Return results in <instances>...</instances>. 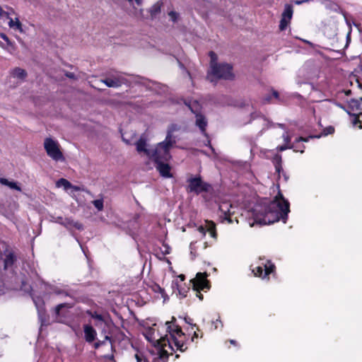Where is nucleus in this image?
Instances as JSON below:
<instances>
[{
  "mask_svg": "<svg viewBox=\"0 0 362 362\" xmlns=\"http://www.w3.org/2000/svg\"><path fill=\"white\" fill-rule=\"evenodd\" d=\"M290 212V204L279 192L272 201H265L256 204L252 210L254 219L251 226L255 224L259 226L270 225L281 220L284 223L288 219Z\"/></svg>",
  "mask_w": 362,
  "mask_h": 362,
  "instance_id": "1",
  "label": "nucleus"
},
{
  "mask_svg": "<svg viewBox=\"0 0 362 362\" xmlns=\"http://www.w3.org/2000/svg\"><path fill=\"white\" fill-rule=\"evenodd\" d=\"M176 320L175 317H172V321H168L165 322L167 326L166 331L170 335V341L177 350L181 352H184L187 349V344L182 338L185 337V333L182 332L181 327L179 325L172 326L171 323L175 322Z\"/></svg>",
  "mask_w": 362,
  "mask_h": 362,
  "instance_id": "2",
  "label": "nucleus"
},
{
  "mask_svg": "<svg viewBox=\"0 0 362 362\" xmlns=\"http://www.w3.org/2000/svg\"><path fill=\"white\" fill-rule=\"evenodd\" d=\"M187 182V190L196 194H199L202 192H209L213 189L211 185L204 182L200 175L189 178Z\"/></svg>",
  "mask_w": 362,
  "mask_h": 362,
  "instance_id": "3",
  "label": "nucleus"
},
{
  "mask_svg": "<svg viewBox=\"0 0 362 362\" xmlns=\"http://www.w3.org/2000/svg\"><path fill=\"white\" fill-rule=\"evenodd\" d=\"M167 344L173 351H175L172 342L167 335L165 337H161L160 339L153 341V345L156 348H157L158 351V356L155 358L160 362H166L168 359L169 354L166 350L164 349V347Z\"/></svg>",
  "mask_w": 362,
  "mask_h": 362,
  "instance_id": "4",
  "label": "nucleus"
},
{
  "mask_svg": "<svg viewBox=\"0 0 362 362\" xmlns=\"http://www.w3.org/2000/svg\"><path fill=\"white\" fill-rule=\"evenodd\" d=\"M44 148L48 156L52 160L55 161L64 160L63 153L57 141H54L52 138H46L44 141Z\"/></svg>",
  "mask_w": 362,
  "mask_h": 362,
  "instance_id": "5",
  "label": "nucleus"
},
{
  "mask_svg": "<svg viewBox=\"0 0 362 362\" xmlns=\"http://www.w3.org/2000/svg\"><path fill=\"white\" fill-rule=\"evenodd\" d=\"M232 69L233 66L231 64L228 63H219L213 66L211 74L219 79L231 80L234 78Z\"/></svg>",
  "mask_w": 362,
  "mask_h": 362,
  "instance_id": "6",
  "label": "nucleus"
},
{
  "mask_svg": "<svg viewBox=\"0 0 362 362\" xmlns=\"http://www.w3.org/2000/svg\"><path fill=\"white\" fill-rule=\"evenodd\" d=\"M170 151L158 144L155 149L151 150L148 158L154 163L168 162L172 158Z\"/></svg>",
  "mask_w": 362,
  "mask_h": 362,
  "instance_id": "7",
  "label": "nucleus"
},
{
  "mask_svg": "<svg viewBox=\"0 0 362 362\" xmlns=\"http://www.w3.org/2000/svg\"><path fill=\"white\" fill-rule=\"evenodd\" d=\"M37 310L39 320L42 325H45L47 322L48 316L46 314L45 303L42 296L33 294L30 296Z\"/></svg>",
  "mask_w": 362,
  "mask_h": 362,
  "instance_id": "8",
  "label": "nucleus"
},
{
  "mask_svg": "<svg viewBox=\"0 0 362 362\" xmlns=\"http://www.w3.org/2000/svg\"><path fill=\"white\" fill-rule=\"evenodd\" d=\"M206 274L198 272L194 279L190 280L194 291L209 288V281L206 280Z\"/></svg>",
  "mask_w": 362,
  "mask_h": 362,
  "instance_id": "9",
  "label": "nucleus"
},
{
  "mask_svg": "<svg viewBox=\"0 0 362 362\" xmlns=\"http://www.w3.org/2000/svg\"><path fill=\"white\" fill-rule=\"evenodd\" d=\"M191 112L195 115L196 126L199 127L202 134H204L205 136H208V134L206 131L208 124L206 117L203 114H202L201 112H198L197 109H194L193 107L191 108Z\"/></svg>",
  "mask_w": 362,
  "mask_h": 362,
  "instance_id": "10",
  "label": "nucleus"
},
{
  "mask_svg": "<svg viewBox=\"0 0 362 362\" xmlns=\"http://www.w3.org/2000/svg\"><path fill=\"white\" fill-rule=\"evenodd\" d=\"M54 219L53 221L57 223L62 226H64L65 228L70 229L71 227H74L79 230H83V226L82 223L79 222H74L70 218H64L62 216L52 217Z\"/></svg>",
  "mask_w": 362,
  "mask_h": 362,
  "instance_id": "11",
  "label": "nucleus"
},
{
  "mask_svg": "<svg viewBox=\"0 0 362 362\" xmlns=\"http://www.w3.org/2000/svg\"><path fill=\"white\" fill-rule=\"evenodd\" d=\"M176 129L175 124H171L167 131V134L164 141L158 143L163 147L170 149L175 144L176 140L173 136V132Z\"/></svg>",
  "mask_w": 362,
  "mask_h": 362,
  "instance_id": "12",
  "label": "nucleus"
},
{
  "mask_svg": "<svg viewBox=\"0 0 362 362\" xmlns=\"http://www.w3.org/2000/svg\"><path fill=\"white\" fill-rule=\"evenodd\" d=\"M361 101H362V98H361L359 100L356 99H351L349 103L346 107H343L342 105H340L341 107H342L349 115H351L353 113H359L361 112Z\"/></svg>",
  "mask_w": 362,
  "mask_h": 362,
  "instance_id": "13",
  "label": "nucleus"
},
{
  "mask_svg": "<svg viewBox=\"0 0 362 362\" xmlns=\"http://www.w3.org/2000/svg\"><path fill=\"white\" fill-rule=\"evenodd\" d=\"M83 333L86 342L91 344L96 339L97 332L91 325L86 324L83 325Z\"/></svg>",
  "mask_w": 362,
  "mask_h": 362,
  "instance_id": "14",
  "label": "nucleus"
},
{
  "mask_svg": "<svg viewBox=\"0 0 362 362\" xmlns=\"http://www.w3.org/2000/svg\"><path fill=\"white\" fill-rule=\"evenodd\" d=\"M156 164V168L159 172L160 175L165 178H170L173 177L170 173L171 167L165 162H158L154 163Z\"/></svg>",
  "mask_w": 362,
  "mask_h": 362,
  "instance_id": "15",
  "label": "nucleus"
},
{
  "mask_svg": "<svg viewBox=\"0 0 362 362\" xmlns=\"http://www.w3.org/2000/svg\"><path fill=\"white\" fill-rule=\"evenodd\" d=\"M272 163L274 165L275 170H276V173L278 174V176L280 177L281 173H282L285 181H287L288 179V177L283 170L281 156L279 153L275 154L272 159Z\"/></svg>",
  "mask_w": 362,
  "mask_h": 362,
  "instance_id": "16",
  "label": "nucleus"
},
{
  "mask_svg": "<svg viewBox=\"0 0 362 362\" xmlns=\"http://www.w3.org/2000/svg\"><path fill=\"white\" fill-rule=\"evenodd\" d=\"M87 314L91 317V318L95 320L94 325L100 327L107 326V322L104 319L103 316L100 314L97 313L96 312H92L90 310H88Z\"/></svg>",
  "mask_w": 362,
  "mask_h": 362,
  "instance_id": "17",
  "label": "nucleus"
},
{
  "mask_svg": "<svg viewBox=\"0 0 362 362\" xmlns=\"http://www.w3.org/2000/svg\"><path fill=\"white\" fill-rule=\"evenodd\" d=\"M334 132V127L332 126H329L326 128H325L322 132L321 134L320 135H313V136H310L308 137H306V138H304V137H302V136H300V137H298L297 138V141L299 142V141H305V142H308L309 141L310 139H313V138H320L321 136H327L329 134H332Z\"/></svg>",
  "mask_w": 362,
  "mask_h": 362,
  "instance_id": "18",
  "label": "nucleus"
},
{
  "mask_svg": "<svg viewBox=\"0 0 362 362\" xmlns=\"http://www.w3.org/2000/svg\"><path fill=\"white\" fill-rule=\"evenodd\" d=\"M126 81L124 78H106L102 80L107 87L110 88H118L120 87Z\"/></svg>",
  "mask_w": 362,
  "mask_h": 362,
  "instance_id": "19",
  "label": "nucleus"
},
{
  "mask_svg": "<svg viewBox=\"0 0 362 362\" xmlns=\"http://www.w3.org/2000/svg\"><path fill=\"white\" fill-rule=\"evenodd\" d=\"M17 261V257L13 252H9L6 255L4 259V269L8 270L11 268Z\"/></svg>",
  "mask_w": 362,
  "mask_h": 362,
  "instance_id": "20",
  "label": "nucleus"
},
{
  "mask_svg": "<svg viewBox=\"0 0 362 362\" xmlns=\"http://www.w3.org/2000/svg\"><path fill=\"white\" fill-rule=\"evenodd\" d=\"M136 151L139 153L144 152L148 157L149 156L151 150L146 148V140L142 136L135 143Z\"/></svg>",
  "mask_w": 362,
  "mask_h": 362,
  "instance_id": "21",
  "label": "nucleus"
},
{
  "mask_svg": "<svg viewBox=\"0 0 362 362\" xmlns=\"http://www.w3.org/2000/svg\"><path fill=\"white\" fill-rule=\"evenodd\" d=\"M325 7L326 9L331 11L345 15V11L341 8V6L337 3L332 0H329L328 2H327V4L325 6Z\"/></svg>",
  "mask_w": 362,
  "mask_h": 362,
  "instance_id": "22",
  "label": "nucleus"
},
{
  "mask_svg": "<svg viewBox=\"0 0 362 362\" xmlns=\"http://www.w3.org/2000/svg\"><path fill=\"white\" fill-rule=\"evenodd\" d=\"M0 183L1 185L8 186L11 189L21 192V187L18 185L16 182L9 181L6 178L0 177Z\"/></svg>",
  "mask_w": 362,
  "mask_h": 362,
  "instance_id": "23",
  "label": "nucleus"
},
{
  "mask_svg": "<svg viewBox=\"0 0 362 362\" xmlns=\"http://www.w3.org/2000/svg\"><path fill=\"white\" fill-rule=\"evenodd\" d=\"M162 5V2L157 1L149 8V13L152 19L156 18L157 15L160 13Z\"/></svg>",
  "mask_w": 362,
  "mask_h": 362,
  "instance_id": "24",
  "label": "nucleus"
},
{
  "mask_svg": "<svg viewBox=\"0 0 362 362\" xmlns=\"http://www.w3.org/2000/svg\"><path fill=\"white\" fill-rule=\"evenodd\" d=\"M206 227L207 231L210 233L211 236L216 240L217 238V232L216 230V224L212 221H206Z\"/></svg>",
  "mask_w": 362,
  "mask_h": 362,
  "instance_id": "25",
  "label": "nucleus"
},
{
  "mask_svg": "<svg viewBox=\"0 0 362 362\" xmlns=\"http://www.w3.org/2000/svg\"><path fill=\"white\" fill-rule=\"evenodd\" d=\"M264 273L263 279L267 278L270 274H272L275 271V265L270 261L268 260L267 262L264 264Z\"/></svg>",
  "mask_w": 362,
  "mask_h": 362,
  "instance_id": "26",
  "label": "nucleus"
},
{
  "mask_svg": "<svg viewBox=\"0 0 362 362\" xmlns=\"http://www.w3.org/2000/svg\"><path fill=\"white\" fill-rule=\"evenodd\" d=\"M293 6L291 4H286L281 17L291 21L293 16Z\"/></svg>",
  "mask_w": 362,
  "mask_h": 362,
  "instance_id": "27",
  "label": "nucleus"
},
{
  "mask_svg": "<svg viewBox=\"0 0 362 362\" xmlns=\"http://www.w3.org/2000/svg\"><path fill=\"white\" fill-rule=\"evenodd\" d=\"M219 210L223 214L224 219L226 220L229 223L233 222L230 218V214L229 211L228 206L227 204H223L219 206Z\"/></svg>",
  "mask_w": 362,
  "mask_h": 362,
  "instance_id": "28",
  "label": "nucleus"
},
{
  "mask_svg": "<svg viewBox=\"0 0 362 362\" xmlns=\"http://www.w3.org/2000/svg\"><path fill=\"white\" fill-rule=\"evenodd\" d=\"M12 75L18 78L24 79L27 76V72L25 69L16 67L12 71Z\"/></svg>",
  "mask_w": 362,
  "mask_h": 362,
  "instance_id": "29",
  "label": "nucleus"
},
{
  "mask_svg": "<svg viewBox=\"0 0 362 362\" xmlns=\"http://www.w3.org/2000/svg\"><path fill=\"white\" fill-rule=\"evenodd\" d=\"M291 148H293L294 151L296 152H300V153H303V150H300L298 148H297V147L294 145V144H284V145H281V146H279L276 149L279 151H284L286 149H291Z\"/></svg>",
  "mask_w": 362,
  "mask_h": 362,
  "instance_id": "30",
  "label": "nucleus"
},
{
  "mask_svg": "<svg viewBox=\"0 0 362 362\" xmlns=\"http://www.w3.org/2000/svg\"><path fill=\"white\" fill-rule=\"evenodd\" d=\"M173 288H174L175 286H176L177 289L178 290V293L180 296H182V298H185L187 296V293L188 292V291L189 290V287H186V288H182L181 286H179L178 283L177 282H173Z\"/></svg>",
  "mask_w": 362,
  "mask_h": 362,
  "instance_id": "31",
  "label": "nucleus"
},
{
  "mask_svg": "<svg viewBox=\"0 0 362 362\" xmlns=\"http://www.w3.org/2000/svg\"><path fill=\"white\" fill-rule=\"evenodd\" d=\"M209 56L210 57V67H211V69H213V66L214 64H218V63L217 62V59H218V57H217V54L213 52V51H210L209 52Z\"/></svg>",
  "mask_w": 362,
  "mask_h": 362,
  "instance_id": "32",
  "label": "nucleus"
},
{
  "mask_svg": "<svg viewBox=\"0 0 362 362\" xmlns=\"http://www.w3.org/2000/svg\"><path fill=\"white\" fill-rule=\"evenodd\" d=\"M58 186H63L65 189H70L72 187L71 183L64 178H61L57 182Z\"/></svg>",
  "mask_w": 362,
  "mask_h": 362,
  "instance_id": "33",
  "label": "nucleus"
},
{
  "mask_svg": "<svg viewBox=\"0 0 362 362\" xmlns=\"http://www.w3.org/2000/svg\"><path fill=\"white\" fill-rule=\"evenodd\" d=\"M21 290L29 293L30 296L33 294L31 286L28 285L25 281H22L21 282Z\"/></svg>",
  "mask_w": 362,
  "mask_h": 362,
  "instance_id": "34",
  "label": "nucleus"
},
{
  "mask_svg": "<svg viewBox=\"0 0 362 362\" xmlns=\"http://www.w3.org/2000/svg\"><path fill=\"white\" fill-rule=\"evenodd\" d=\"M252 272H254V274L256 276L262 277L263 279L264 269H263L262 267H261V266L256 267L255 269H252Z\"/></svg>",
  "mask_w": 362,
  "mask_h": 362,
  "instance_id": "35",
  "label": "nucleus"
},
{
  "mask_svg": "<svg viewBox=\"0 0 362 362\" xmlns=\"http://www.w3.org/2000/svg\"><path fill=\"white\" fill-rule=\"evenodd\" d=\"M68 303H60L59 305H57L55 308H54V314L56 315V316H60L61 315V310L63 309V308H68Z\"/></svg>",
  "mask_w": 362,
  "mask_h": 362,
  "instance_id": "36",
  "label": "nucleus"
},
{
  "mask_svg": "<svg viewBox=\"0 0 362 362\" xmlns=\"http://www.w3.org/2000/svg\"><path fill=\"white\" fill-rule=\"evenodd\" d=\"M290 21H291L281 17L279 23V30L281 31L284 30L287 28L288 25L290 23Z\"/></svg>",
  "mask_w": 362,
  "mask_h": 362,
  "instance_id": "37",
  "label": "nucleus"
},
{
  "mask_svg": "<svg viewBox=\"0 0 362 362\" xmlns=\"http://www.w3.org/2000/svg\"><path fill=\"white\" fill-rule=\"evenodd\" d=\"M93 204L98 211H102L103 209V200L102 199L94 200Z\"/></svg>",
  "mask_w": 362,
  "mask_h": 362,
  "instance_id": "38",
  "label": "nucleus"
},
{
  "mask_svg": "<svg viewBox=\"0 0 362 362\" xmlns=\"http://www.w3.org/2000/svg\"><path fill=\"white\" fill-rule=\"evenodd\" d=\"M106 340L111 341V338L108 335H105V340H103V341L98 340V341L94 343V345H93L94 348L95 349H97L99 347H100L102 345H104L105 344Z\"/></svg>",
  "mask_w": 362,
  "mask_h": 362,
  "instance_id": "39",
  "label": "nucleus"
},
{
  "mask_svg": "<svg viewBox=\"0 0 362 362\" xmlns=\"http://www.w3.org/2000/svg\"><path fill=\"white\" fill-rule=\"evenodd\" d=\"M351 117H354V119H353V124L354 125L357 124L358 123H359L361 121L359 119L360 117H362V112H359V113H353L351 115H350Z\"/></svg>",
  "mask_w": 362,
  "mask_h": 362,
  "instance_id": "40",
  "label": "nucleus"
},
{
  "mask_svg": "<svg viewBox=\"0 0 362 362\" xmlns=\"http://www.w3.org/2000/svg\"><path fill=\"white\" fill-rule=\"evenodd\" d=\"M191 259L194 260L197 257L196 247L194 243H191L189 245Z\"/></svg>",
  "mask_w": 362,
  "mask_h": 362,
  "instance_id": "41",
  "label": "nucleus"
},
{
  "mask_svg": "<svg viewBox=\"0 0 362 362\" xmlns=\"http://www.w3.org/2000/svg\"><path fill=\"white\" fill-rule=\"evenodd\" d=\"M169 16L173 22H177L178 18V13L174 11H171L168 13Z\"/></svg>",
  "mask_w": 362,
  "mask_h": 362,
  "instance_id": "42",
  "label": "nucleus"
},
{
  "mask_svg": "<svg viewBox=\"0 0 362 362\" xmlns=\"http://www.w3.org/2000/svg\"><path fill=\"white\" fill-rule=\"evenodd\" d=\"M154 291L156 292H159L162 296H164L165 294L164 288H161L158 284L155 285Z\"/></svg>",
  "mask_w": 362,
  "mask_h": 362,
  "instance_id": "43",
  "label": "nucleus"
},
{
  "mask_svg": "<svg viewBox=\"0 0 362 362\" xmlns=\"http://www.w3.org/2000/svg\"><path fill=\"white\" fill-rule=\"evenodd\" d=\"M64 75H65V76H66L69 78L74 79V80L77 79V77L76 76V75L72 72L65 71Z\"/></svg>",
  "mask_w": 362,
  "mask_h": 362,
  "instance_id": "44",
  "label": "nucleus"
},
{
  "mask_svg": "<svg viewBox=\"0 0 362 362\" xmlns=\"http://www.w3.org/2000/svg\"><path fill=\"white\" fill-rule=\"evenodd\" d=\"M198 231L199 233H201L202 234V235L204 237L206 235V233L207 231L206 230V227H204L203 226H200L199 228H198Z\"/></svg>",
  "mask_w": 362,
  "mask_h": 362,
  "instance_id": "45",
  "label": "nucleus"
},
{
  "mask_svg": "<svg viewBox=\"0 0 362 362\" xmlns=\"http://www.w3.org/2000/svg\"><path fill=\"white\" fill-rule=\"evenodd\" d=\"M1 17H6L7 18H9V13L5 11H4L1 7H0V18Z\"/></svg>",
  "mask_w": 362,
  "mask_h": 362,
  "instance_id": "46",
  "label": "nucleus"
},
{
  "mask_svg": "<svg viewBox=\"0 0 362 362\" xmlns=\"http://www.w3.org/2000/svg\"><path fill=\"white\" fill-rule=\"evenodd\" d=\"M296 140L297 139L295 140V142L293 144H294L297 147V148L304 151L305 146L303 144H299L300 141L298 142Z\"/></svg>",
  "mask_w": 362,
  "mask_h": 362,
  "instance_id": "47",
  "label": "nucleus"
},
{
  "mask_svg": "<svg viewBox=\"0 0 362 362\" xmlns=\"http://www.w3.org/2000/svg\"><path fill=\"white\" fill-rule=\"evenodd\" d=\"M283 138L285 141V144H290L291 137L288 134H283Z\"/></svg>",
  "mask_w": 362,
  "mask_h": 362,
  "instance_id": "48",
  "label": "nucleus"
},
{
  "mask_svg": "<svg viewBox=\"0 0 362 362\" xmlns=\"http://www.w3.org/2000/svg\"><path fill=\"white\" fill-rule=\"evenodd\" d=\"M192 106L194 109H197L198 112H200V105L199 103L197 100H194L192 102Z\"/></svg>",
  "mask_w": 362,
  "mask_h": 362,
  "instance_id": "49",
  "label": "nucleus"
},
{
  "mask_svg": "<svg viewBox=\"0 0 362 362\" xmlns=\"http://www.w3.org/2000/svg\"><path fill=\"white\" fill-rule=\"evenodd\" d=\"M1 37L5 40L8 45H11V42L10 41L9 38L8 37V36L6 35V34H1Z\"/></svg>",
  "mask_w": 362,
  "mask_h": 362,
  "instance_id": "50",
  "label": "nucleus"
},
{
  "mask_svg": "<svg viewBox=\"0 0 362 362\" xmlns=\"http://www.w3.org/2000/svg\"><path fill=\"white\" fill-rule=\"evenodd\" d=\"M343 16L344 17V20H345V22H346V25L349 27V28L351 30V24L350 21L347 18V13H346V11H345V15H343Z\"/></svg>",
  "mask_w": 362,
  "mask_h": 362,
  "instance_id": "51",
  "label": "nucleus"
},
{
  "mask_svg": "<svg viewBox=\"0 0 362 362\" xmlns=\"http://www.w3.org/2000/svg\"><path fill=\"white\" fill-rule=\"evenodd\" d=\"M130 4H132L134 1L136 5L141 6L143 3V0H127Z\"/></svg>",
  "mask_w": 362,
  "mask_h": 362,
  "instance_id": "52",
  "label": "nucleus"
},
{
  "mask_svg": "<svg viewBox=\"0 0 362 362\" xmlns=\"http://www.w3.org/2000/svg\"><path fill=\"white\" fill-rule=\"evenodd\" d=\"M54 293L57 295L64 294L66 296H68V293L65 291L61 289H54Z\"/></svg>",
  "mask_w": 362,
  "mask_h": 362,
  "instance_id": "53",
  "label": "nucleus"
},
{
  "mask_svg": "<svg viewBox=\"0 0 362 362\" xmlns=\"http://www.w3.org/2000/svg\"><path fill=\"white\" fill-rule=\"evenodd\" d=\"M14 25H16V26L17 29H18V30H22V29H21L22 24H21V23L19 21V20H18V18H16V22H15Z\"/></svg>",
  "mask_w": 362,
  "mask_h": 362,
  "instance_id": "54",
  "label": "nucleus"
},
{
  "mask_svg": "<svg viewBox=\"0 0 362 362\" xmlns=\"http://www.w3.org/2000/svg\"><path fill=\"white\" fill-rule=\"evenodd\" d=\"M185 322H186L187 324L191 325H192L193 327H197V325H196V324L192 325V320L190 317H185Z\"/></svg>",
  "mask_w": 362,
  "mask_h": 362,
  "instance_id": "55",
  "label": "nucleus"
},
{
  "mask_svg": "<svg viewBox=\"0 0 362 362\" xmlns=\"http://www.w3.org/2000/svg\"><path fill=\"white\" fill-rule=\"evenodd\" d=\"M163 246L165 247V250L164 252H163V255H168L170 253V248L168 245H163Z\"/></svg>",
  "mask_w": 362,
  "mask_h": 362,
  "instance_id": "56",
  "label": "nucleus"
},
{
  "mask_svg": "<svg viewBox=\"0 0 362 362\" xmlns=\"http://www.w3.org/2000/svg\"><path fill=\"white\" fill-rule=\"evenodd\" d=\"M104 358L107 359V360H109V361H113L114 360V355L112 354L105 355Z\"/></svg>",
  "mask_w": 362,
  "mask_h": 362,
  "instance_id": "57",
  "label": "nucleus"
},
{
  "mask_svg": "<svg viewBox=\"0 0 362 362\" xmlns=\"http://www.w3.org/2000/svg\"><path fill=\"white\" fill-rule=\"evenodd\" d=\"M184 103H185V105L186 106H187V107H188V108H189L190 110H191V108H192V107H193V106H192V102H191V101H187V100H185V101H184Z\"/></svg>",
  "mask_w": 362,
  "mask_h": 362,
  "instance_id": "58",
  "label": "nucleus"
},
{
  "mask_svg": "<svg viewBox=\"0 0 362 362\" xmlns=\"http://www.w3.org/2000/svg\"><path fill=\"white\" fill-rule=\"evenodd\" d=\"M200 291L201 290L196 291H197L196 296H197V297H198L199 298V300H202L204 297H203V295L200 293Z\"/></svg>",
  "mask_w": 362,
  "mask_h": 362,
  "instance_id": "59",
  "label": "nucleus"
},
{
  "mask_svg": "<svg viewBox=\"0 0 362 362\" xmlns=\"http://www.w3.org/2000/svg\"><path fill=\"white\" fill-rule=\"evenodd\" d=\"M122 141H123L126 144H127V145H132V143H131V141H130L129 139H126V138H125V137H124L123 136H122Z\"/></svg>",
  "mask_w": 362,
  "mask_h": 362,
  "instance_id": "60",
  "label": "nucleus"
},
{
  "mask_svg": "<svg viewBox=\"0 0 362 362\" xmlns=\"http://www.w3.org/2000/svg\"><path fill=\"white\" fill-rule=\"evenodd\" d=\"M272 95L275 98H279V94L278 93V91L275 90H272Z\"/></svg>",
  "mask_w": 362,
  "mask_h": 362,
  "instance_id": "61",
  "label": "nucleus"
},
{
  "mask_svg": "<svg viewBox=\"0 0 362 362\" xmlns=\"http://www.w3.org/2000/svg\"><path fill=\"white\" fill-rule=\"evenodd\" d=\"M178 278L180 279V280L181 281H185V276L184 274H180V275L178 276Z\"/></svg>",
  "mask_w": 362,
  "mask_h": 362,
  "instance_id": "62",
  "label": "nucleus"
},
{
  "mask_svg": "<svg viewBox=\"0 0 362 362\" xmlns=\"http://www.w3.org/2000/svg\"><path fill=\"white\" fill-rule=\"evenodd\" d=\"M14 24L15 23L13 22V19L12 18H10V21L8 23V25L11 28L13 27L14 26Z\"/></svg>",
  "mask_w": 362,
  "mask_h": 362,
  "instance_id": "63",
  "label": "nucleus"
},
{
  "mask_svg": "<svg viewBox=\"0 0 362 362\" xmlns=\"http://www.w3.org/2000/svg\"><path fill=\"white\" fill-rule=\"evenodd\" d=\"M144 362H160L158 361L155 357L152 359L151 361H148V360H146Z\"/></svg>",
  "mask_w": 362,
  "mask_h": 362,
  "instance_id": "64",
  "label": "nucleus"
}]
</instances>
